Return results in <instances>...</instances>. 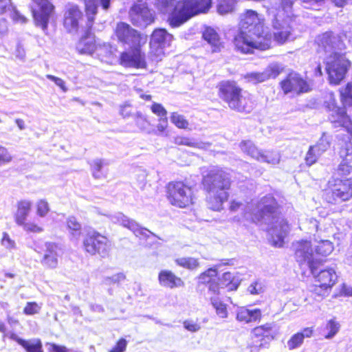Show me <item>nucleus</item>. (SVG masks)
Instances as JSON below:
<instances>
[{
	"mask_svg": "<svg viewBox=\"0 0 352 352\" xmlns=\"http://www.w3.org/2000/svg\"><path fill=\"white\" fill-rule=\"evenodd\" d=\"M272 35L264 28L263 19L253 10L241 16L240 32L235 36L234 44L243 54L253 53L255 49L265 50L271 47Z\"/></svg>",
	"mask_w": 352,
	"mask_h": 352,
	"instance_id": "nucleus-1",
	"label": "nucleus"
},
{
	"mask_svg": "<svg viewBox=\"0 0 352 352\" xmlns=\"http://www.w3.org/2000/svg\"><path fill=\"white\" fill-rule=\"evenodd\" d=\"M248 211L245 214H250L254 221L262 222L270 226L269 233L272 236L274 245L281 247L284 239L289 231V226L287 221L278 215L277 203L272 195L262 197L256 204L255 208L247 207Z\"/></svg>",
	"mask_w": 352,
	"mask_h": 352,
	"instance_id": "nucleus-2",
	"label": "nucleus"
},
{
	"mask_svg": "<svg viewBox=\"0 0 352 352\" xmlns=\"http://www.w3.org/2000/svg\"><path fill=\"white\" fill-rule=\"evenodd\" d=\"M212 0H157V9L170 15V24L177 27L192 16L206 12L211 6Z\"/></svg>",
	"mask_w": 352,
	"mask_h": 352,
	"instance_id": "nucleus-3",
	"label": "nucleus"
},
{
	"mask_svg": "<svg viewBox=\"0 0 352 352\" xmlns=\"http://www.w3.org/2000/svg\"><path fill=\"white\" fill-rule=\"evenodd\" d=\"M115 34L120 43L132 50L131 52L122 53L121 56L122 64L126 67L144 68L146 67L144 55L141 53L140 47L146 43V36L140 34L129 24L123 22L117 24Z\"/></svg>",
	"mask_w": 352,
	"mask_h": 352,
	"instance_id": "nucleus-4",
	"label": "nucleus"
},
{
	"mask_svg": "<svg viewBox=\"0 0 352 352\" xmlns=\"http://www.w3.org/2000/svg\"><path fill=\"white\" fill-rule=\"evenodd\" d=\"M202 183L208 192V208L214 211L221 210L229 197L228 190L231 186L229 174L221 169H212L204 176Z\"/></svg>",
	"mask_w": 352,
	"mask_h": 352,
	"instance_id": "nucleus-5",
	"label": "nucleus"
},
{
	"mask_svg": "<svg viewBox=\"0 0 352 352\" xmlns=\"http://www.w3.org/2000/svg\"><path fill=\"white\" fill-rule=\"evenodd\" d=\"M294 0H281L280 7L274 15L272 25L274 30V39L283 44L293 39L296 26V16L292 12Z\"/></svg>",
	"mask_w": 352,
	"mask_h": 352,
	"instance_id": "nucleus-6",
	"label": "nucleus"
},
{
	"mask_svg": "<svg viewBox=\"0 0 352 352\" xmlns=\"http://www.w3.org/2000/svg\"><path fill=\"white\" fill-rule=\"evenodd\" d=\"M219 97L228 107L239 112L250 113L253 109V102L246 93L234 81H223L219 85Z\"/></svg>",
	"mask_w": 352,
	"mask_h": 352,
	"instance_id": "nucleus-7",
	"label": "nucleus"
},
{
	"mask_svg": "<svg viewBox=\"0 0 352 352\" xmlns=\"http://www.w3.org/2000/svg\"><path fill=\"white\" fill-rule=\"evenodd\" d=\"M351 62L341 52H335L326 58V71L329 76L330 83L338 85L345 77Z\"/></svg>",
	"mask_w": 352,
	"mask_h": 352,
	"instance_id": "nucleus-8",
	"label": "nucleus"
},
{
	"mask_svg": "<svg viewBox=\"0 0 352 352\" xmlns=\"http://www.w3.org/2000/svg\"><path fill=\"white\" fill-rule=\"evenodd\" d=\"M167 197L172 205L179 208H186L193 203L191 188L182 182L168 184Z\"/></svg>",
	"mask_w": 352,
	"mask_h": 352,
	"instance_id": "nucleus-9",
	"label": "nucleus"
},
{
	"mask_svg": "<svg viewBox=\"0 0 352 352\" xmlns=\"http://www.w3.org/2000/svg\"><path fill=\"white\" fill-rule=\"evenodd\" d=\"M272 323H266L254 328L250 333L248 348L250 352H259L261 349L267 348L274 339Z\"/></svg>",
	"mask_w": 352,
	"mask_h": 352,
	"instance_id": "nucleus-10",
	"label": "nucleus"
},
{
	"mask_svg": "<svg viewBox=\"0 0 352 352\" xmlns=\"http://www.w3.org/2000/svg\"><path fill=\"white\" fill-rule=\"evenodd\" d=\"M292 248L296 261L300 265L308 266L312 274H315L318 259L314 253L311 242L307 240L297 241L293 243Z\"/></svg>",
	"mask_w": 352,
	"mask_h": 352,
	"instance_id": "nucleus-11",
	"label": "nucleus"
},
{
	"mask_svg": "<svg viewBox=\"0 0 352 352\" xmlns=\"http://www.w3.org/2000/svg\"><path fill=\"white\" fill-rule=\"evenodd\" d=\"M83 248L91 255L98 254L102 256H105L109 250V245L105 236L92 230L89 231L84 238Z\"/></svg>",
	"mask_w": 352,
	"mask_h": 352,
	"instance_id": "nucleus-12",
	"label": "nucleus"
},
{
	"mask_svg": "<svg viewBox=\"0 0 352 352\" xmlns=\"http://www.w3.org/2000/svg\"><path fill=\"white\" fill-rule=\"evenodd\" d=\"M344 142V145L339 151L340 156L343 160L336 170L333 178L352 179V139L348 136Z\"/></svg>",
	"mask_w": 352,
	"mask_h": 352,
	"instance_id": "nucleus-13",
	"label": "nucleus"
},
{
	"mask_svg": "<svg viewBox=\"0 0 352 352\" xmlns=\"http://www.w3.org/2000/svg\"><path fill=\"white\" fill-rule=\"evenodd\" d=\"M327 107L329 111V118L335 124V126H342L346 130L348 135L344 139L348 136L352 139V123L344 109L336 105V100L332 96H331L329 101L327 102Z\"/></svg>",
	"mask_w": 352,
	"mask_h": 352,
	"instance_id": "nucleus-14",
	"label": "nucleus"
},
{
	"mask_svg": "<svg viewBox=\"0 0 352 352\" xmlns=\"http://www.w3.org/2000/svg\"><path fill=\"white\" fill-rule=\"evenodd\" d=\"M281 88L285 94L294 92L296 94L309 92L312 89V83L304 80L298 74L292 73L281 81Z\"/></svg>",
	"mask_w": 352,
	"mask_h": 352,
	"instance_id": "nucleus-15",
	"label": "nucleus"
},
{
	"mask_svg": "<svg viewBox=\"0 0 352 352\" xmlns=\"http://www.w3.org/2000/svg\"><path fill=\"white\" fill-rule=\"evenodd\" d=\"M318 45V50L329 52L333 55L335 52H340L345 49V45L340 37L332 32H327L319 35L316 38Z\"/></svg>",
	"mask_w": 352,
	"mask_h": 352,
	"instance_id": "nucleus-16",
	"label": "nucleus"
},
{
	"mask_svg": "<svg viewBox=\"0 0 352 352\" xmlns=\"http://www.w3.org/2000/svg\"><path fill=\"white\" fill-rule=\"evenodd\" d=\"M172 40V34L167 32L165 29L155 30L150 41L151 52L156 56L157 58L161 59V56L164 54L163 49L170 46Z\"/></svg>",
	"mask_w": 352,
	"mask_h": 352,
	"instance_id": "nucleus-17",
	"label": "nucleus"
},
{
	"mask_svg": "<svg viewBox=\"0 0 352 352\" xmlns=\"http://www.w3.org/2000/svg\"><path fill=\"white\" fill-rule=\"evenodd\" d=\"M329 184L334 201H347L352 197V179L333 178Z\"/></svg>",
	"mask_w": 352,
	"mask_h": 352,
	"instance_id": "nucleus-18",
	"label": "nucleus"
},
{
	"mask_svg": "<svg viewBox=\"0 0 352 352\" xmlns=\"http://www.w3.org/2000/svg\"><path fill=\"white\" fill-rule=\"evenodd\" d=\"M111 221L116 223H120L122 226L131 230L136 236L140 239H147L150 234H155L146 228H142L135 221L129 219L121 212L109 216Z\"/></svg>",
	"mask_w": 352,
	"mask_h": 352,
	"instance_id": "nucleus-19",
	"label": "nucleus"
},
{
	"mask_svg": "<svg viewBox=\"0 0 352 352\" xmlns=\"http://www.w3.org/2000/svg\"><path fill=\"white\" fill-rule=\"evenodd\" d=\"M133 24L140 27H146L154 21L153 12L144 4H136L130 11Z\"/></svg>",
	"mask_w": 352,
	"mask_h": 352,
	"instance_id": "nucleus-20",
	"label": "nucleus"
},
{
	"mask_svg": "<svg viewBox=\"0 0 352 352\" xmlns=\"http://www.w3.org/2000/svg\"><path fill=\"white\" fill-rule=\"evenodd\" d=\"M283 71V67L278 63L270 65L262 72L248 73L244 78L253 84H257L265 82L270 78H275Z\"/></svg>",
	"mask_w": 352,
	"mask_h": 352,
	"instance_id": "nucleus-21",
	"label": "nucleus"
},
{
	"mask_svg": "<svg viewBox=\"0 0 352 352\" xmlns=\"http://www.w3.org/2000/svg\"><path fill=\"white\" fill-rule=\"evenodd\" d=\"M32 1L38 8V10L34 11L35 20L45 30L47 27L49 18L54 10V6L48 0Z\"/></svg>",
	"mask_w": 352,
	"mask_h": 352,
	"instance_id": "nucleus-22",
	"label": "nucleus"
},
{
	"mask_svg": "<svg viewBox=\"0 0 352 352\" xmlns=\"http://www.w3.org/2000/svg\"><path fill=\"white\" fill-rule=\"evenodd\" d=\"M59 249L58 245L54 243H46L45 244V252L41 259V265L48 269H55L58 264Z\"/></svg>",
	"mask_w": 352,
	"mask_h": 352,
	"instance_id": "nucleus-23",
	"label": "nucleus"
},
{
	"mask_svg": "<svg viewBox=\"0 0 352 352\" xmlns=\"http://www.w3.org/2000/svg\"><path fill=\"white\" fill-rule=\"evenodd\" d=\"M319 265L320 262L318 261L316 264V273L313 275L316 278L318 283L322 285V287L330 289L335 284L337 279L335 270L333 268H328L320 270V272H318Z\"/></svg>",
	"mask_w": 352,
	"mask_h": 352,
	"instance_id": "nucleus-24",
	"label": "nucleus"
},
{
	"mask_svg": "<svg viewBox=\"0 0 352 352\" xmlns=\"http://www.w3.org/2000/svg\"><path fill=\"white\" fill-rule=\"evenodd\" d=\"M158 280L162 286L173 289L184 286V281L171 271L162 270L159 273Z\"/></svg>",
	"mask_w": 352,
	"mask_h": 352,
	"instance_id": "nucleus-25",
	"label": "nucleus"
},
{
	"mask_svg": "<svg viewBox=\"0 0 352 352\" xmlns=\"http://www.w3.org/2000/svg\"><path fill=\"white\" fill-rule=\"evenodd\" d=\"M82 18V12L78 7L71 5L67 10V15L65 19V26L69 32H75L78 30L79 20Z\"/></svg>",
	"mask_w": 352,
	"mask_h": 352,
	"instance_id": "nucleus-26",
	"label": "nucleus"
},
{
	"mask_svg": "<svg viewBox=\"0 0 352 352\" xmlns=\"http://www.w3.org/2000/svg\"><path fill=\"white\" fill-rule=\"evenodd\" d=\"M261 316V311L259 309H248L240 307L236 311V320L245 323L260 320Z\"/></svg>",
	"mask_w": 352,
	"mask_h": 352,
	"instance_id": "nucleus-27",
	"label": "nucleus"
},
{
	"mask_svg": "<svg viewBox=\"0 0 352 352\" xmlns=\"http://www.w3.org/2000/svg\"><path fill=\"white\" fill-rule=\"evenodd\" d=\"M32 205V202L28 200H22L18 203L17 210L14 214L15 222L18 226L24 224L31 210Z\"/></svg>",
	"mask_w": 352,
	"mask_h": 352,
	"instance_id": "nucleus-28",
	"label": "nucleus"
},
{
	"mask_svg": "<svg viewBox=\"0 0 352 352\" xmlns=\"http://www.w3.org/2000/svg\"><path fill=\"white\" fill-rule=\"evenodd\" d=\"M313 333L311 328H305L301 332H298L293 335L287 341V344L289 350H293L300 347L305 338H310Z\"/></svg>",
	"mask_w": 352,
	"mask_h": 352,
	"instance_id": "nucleus-29",
	"label": "nucleus"
},
{
	"mask_svg": "<svg viewBox=\"0 0 352 352\" xmlns=\"http://www.w3.org/2000/svg\"><path fill=\"white\" fill-rule=\"evenodd\" d=\"M86 34L78 43L76 50L82 54H91L96 49L95 42L90 32L87 31Z\"/></svg>",
	"mask_w": 352,
	"mask_h": 352,
	"instance_id": "nucleus-30",
	"label": "nucleus"
},
{
	"mask_svg": "<svg viewBox=\"0 0 352 352\" xmlns=\"http://www.w3.org/2000/svg\"><path fill=\"white\" fill-rule=\"evenodd\" d=\"M66 227L68 230L70 239L78 241L80 239L82 230L81 223L74 217H69L66 220Z\"/></svg>",
	"mask_w": 352,
	"mask_h": 352,
	"instance_id": "nucleus-31",
	"label": "nucleus"
},
{
	"mask_svg": "<svg viewBox=\"0 0 352 352\" xmlns=\"http://www.w3.org/2000/svg\"><path fill=\"white\" fill-rule=\"evenodd\" d=\"M203 37L211 45L212 52H217L220 50L221 43L219 36L213 28H206L203 33Z\"/></svg>",
	"mask_w": 352,
	"mask_h": 352,
	"instance_id": "nucleus-32",
	"label": "nucleus"
},
{
	"mask_svg": "<svg viewBox=\"0 0 352 352\" xmlns=\"http://www.w3.org/2000/svg\"><path fill=\"white\" fill-rule=\"evenodd\" d=\"M175 143L177 145H186V146L197 148L203 149V150H207L211 146V144L209 142H193L192 140H190L188 138L180 137V136L176 137L175 138Z\"/></svg>",
	"mask_w": 352,
	"mask_h": 352,
	"instance_id": "nucleus-33",
	"label": "nucleus"
},
{
	"mask_svg": "<svg viewBox=\"0 0 352 352\" xmlns=\"http://www.w3.org/2000/svg\"><path fill=\"white\" fill-rule=\"evenodd\" d=\"M99 0H85V10L88 22L87 27L90 29L93 25L94 15L96 14L98 6Z\"/></svg>",
	"mask_w": 352,
	"mask_h": 352,
	"instance_id": "nucleus-34",
	"label": "nucleus"
},
{
	"mask_svg": "<svg viewBox=\"0 0 352 352\" xmlns=\"http://www.w3.org/2000/svg\"><path fill=\"white\" fill-rule=\"evenodd\" d=\"M210 303L216 311L217 315L221 318L228 317V310L226 305L223 303L217 296H210Z\"/></svg>",
	"mask_w": 352,
	"mask_h": 352,
	"instance_id": "nucleus-35",
	"label": "nucleus"
},
{
	"mask_svg": "<svg viewBox=\"0 0 352 352\" xmlns=\"http://www.w3.org/2000/svg\"><path fill=\"white\" fill-rule=\"evenodd\" d=\"M258 157L257 161L273 165L278 164L280 159V154L276 151H261Z\"/></svg>",
	"mask_w": 352,
	"mask_h": 352,
	"instance_id": "nucleus-36",
	"label": "nucleus"
},
{
	"mask_svg": "<svg viewBox=\"0 0 352 352\" xmlns=\"http://www.w3.org/2000/svg\"><path fill=\"white\" fill-rule=\"evenodd\" d=\"M21 346L27 352H43L42 343L39 339H31L28 340H20Z\"/></svg>",
	"mask_w": 352,
	"mask_h": 352,
	"instance_id": "nucleus-37",
	"label": "nucleus"
},
{
	"mask_svg": "<svg viewBox=\"0 0 352 352\" xmlns=\"http://www.w3.org/2000/svg\"><path fill=\"white\" fill-rule=\"evenodd\" d=\"M241 151L250 155L251 157L256 160L259 157L260 151L254 146L252 142L250 140L243 141L240 143Z\"/></svg>",
	"mask_w": 352,
	"mask_h": 352,
	"instance_id": "nucleus-38",
	"label": "nucleus"
},
{
	"mask_svg": "<svg viewBox=\"0 0 352 352\" xmlns=\"http://www.w3.org/2000/svg\"><path fill=\"white\" fill-rule=\"evenodd\" d=\"M238 0H221L218 6L217 12L221 15L232 12Z\"/></svg>",
	"mask_w": 352,
	"mask_h": 352,
	"instance_id": "nucleus-39",
	"label": "nucleus"
},
{
	"mask_svg": "<svg viewBox=\"0 0 352 352\" xmlns=\"http://www.w3.org/2000/svg\"><path fill=\"white\" fill-rule=\"evenodd\" d=\"M220 285L221 288L227 287L228 290H234L239 286L237 281H235L234 278L232 273L225 272L220 279Z\"/></svg>",
	"mask_w": 352,
	"mask_h": 352,
	"instance_id": "nucleus-40",
	"label": "nucleus"
},
{
	"mask_svg": "<svg viewBox=\"0 0 352 352\" xmlns=\"http://www.w3.org/2000/svg\"><path fill=\"white\" fill-rule=\"evenodd\" d=\"M217 276V271L216 268H209L204 272L201 273L198 277V281L200 284H210L214 281V278Z\"/></svg>",
	"mask_w": 352,
	"mask_h": 352,
	"instance_id": "nucleus-41",
	"label": "nucleus"
},
{
	"mask_svg": "<svg viewBox=\"0 0 352 352\" xmlns=\"http://www.w3.org/2000/svg\"><path fill=\"white\" fill-rule=\"evenodd\" d=\"M333 250V245L329 240H324L319 242L316 248V256L317 254L327 256Z\"/></svg>",
	"mask_w": 352,
	"mask_h": 352,
	"instance_id": "nucleus-42",
	"label": "nucleus"
},
{
	"mask_svg": "<svg viewBox=\"0 0 352 352\" xmlns=\"http://www.w3.org/2000/svg\"><path fill=\"white\" fill-rule=\"evenodd\" d=\"M177 264L188 270H195L199 266L197 259L192 257L179 258L175 260Z\"/></svg>",
	"mask_w": 352,
	"mask_h": 352,
	"instance_id": "nucleus-43",
	"label": "nucleus"
},
{
	"mask_svg": "<svg viewBox=\"0 0 352 352\" xmlns=\"http://www.w3.org/2000/svg\"><path fill=\"white\" fill-rule=\"evenodd\" d=\"M340 96L344 105L352 106V81L340 90Z\"/></svg>",
	"mask_w": 352,
	"mask_h": 352,
	"instance_id": "nucleus-44",
	"label": "nucleus"
},
{
	"mask_svg": "<svg viewBox=\"0 0 352 352\" xmlns=\"http://www.w3.org/2000/svg\"><path fill=\"white\" fill-rule=\"evenodd\" d=\"M340 324L334 319L329 320L326 325L325 329L328 331L324 336L325 338L331 339L336 336L340 329Z\"/></svg>",
	"mask_w": 352,
	"mask_h": 352,
	"instance_id": "nucleus-45",
	"label": "nucleus"
},
{
	"mask_svg": "<svg viewBox=\"0 0 352 352\" xmlns=\"http://www.w3.org/2000/svg\"><path fill=\"white\" fill-rule=\"evenodd\" d=\"M171 122L178 128L187 129L188 126V122L184 117L177 113H173L170 116Z\"/></svg>",
	"mask_w": 352,
	"mask_h": 352,
	"instance_id": "nucleus-46",
	"label": "nucleus"
},
{
	"mask_svg": "<svg viewBox=\"0 0 352 352\" xmlns=\"http://www.w3.org/2000/svg\"><path fill=\"white\" fill-rule=\"evenodd\" d=\"M314 148L318 153L322 155L330 146V143L328 138L322 135V137L319 140L316 144L314 146H311Z\"/></svg>",
	"mask_w": 352,
	"mask_h": 352,
	"instance_id": "nucleus-47",
	"label": "nucleus"
},
{
	"mask_svg": "<svg viewBox=\"0 0 352 352\" xmlns=\"http://www.w3.org/2000/svg\"><path fill=\"white\" fill-rule=\"evenodd\" d=\"M321 155L314 148L310 146L305 159L306 164L309 166L313 165Z\"/></svg>",
	"mask_w": 352,
	"mask_h": 352,
	"instance_id": "nucleus-48",
	"label": "nucleus"
},
{
	"mask_svg": "<svg viewBox=\"0 0 352 352\" xmlns=\"http://www.w3.org/2000/svg\"><path fill=\"white\" fill-rule=\"evenodd\" d=\"M36 208L37 214L41 217H45L50 211L49 204L44 199H41L37 202Z\"/></svg>",
	"mask_w": 352,
	"mask_h": 352,
	"instance_id": "nucleus-49",
	"label": "nucleus"
},
{
	"mask_svg": "<svg viewBox=\"0 0 352 352\" xmlns=\"http://www.w3.org/2000/svg\"><path fill=\"white\" fill-rule=\"evenodd\" d=\"M125 279V275L122 273H118L111 276L105 277L103 280V283L106 285L111 284L118 283Z\"/></svg>",
	"mask_w": 352,
	"mask_h": 352,
	"instance_id": "nucleus-50",
	"label": "nucleus"
},
{
	"mask_svg": "<svg viewBox=\"0 0 352 352\" xmlns=\"http://www.w3.org/2000/svg\"><path fill=\"white\" fill-rule=\"evenodd\" d=\"M41 308V307L36 302H28L23 309V312L26 315H34L38 314L40 311Z\"/></svg>",
	"mask_w": 352,
	"mask_h": 352,
	"instance_id": "nucleus-51",
	"label": "nucleus"
},
{
	"mask_svg": "<svg viewBox=\"0 0 352 352\" xmlns=\"http://www.w3.org/2000/svg\"><path fill=\"white\" fill-rule=\"evenodd\" d=\"M135 120L136 125L142 131L146 130L149 126L148 122L141 113H136Z\"/></svg>",
	"mask_w": 352,
	"mask_h": 352,
	"instance_id": "nucleus-52",
	"label": "nucleus"
},
{
	"mask_svg": "<svg viewBox=\"0 0 352 352\" xmlns=\"http://www.w3.org/2000/svg\"><path fill=\"white\" fill-rule=\"evenodd\" d=\"M302 226L307 228L309 233H312L313 232L318 230V222L314 218H309L302 223Z\"/></svg>",
	"mask_w": 352,
	"mask_h": 352,
	"instance_id": "nucleus-53",
	"label": "nucleus"
},
{
	"mask_svg": "<svg viewBox=\"0 0 352 352\" xmlns=\"http://www.w3.org/2000/svg\"><path fill=\"white\" fill-rule=\"evenodd\" d=\"M19 226H22L23 230L26 232L38 233L43 231V228L41 227L33 222L24 221V224L19 225Z\"/></svg>",
	"mask_w": 352,
	"mask_h": 352,
	"instance_id": "nucleus-54",
	"label": "nucleus"
},
{
	"mask_svg": "<svg viewBox=\"0 0 352 352\" xmlns=\"http://www.w3.org/2000/svg\"><path fill=\"white\" fill-rule=\"evenodd\" d=\"M104 165H105L104 161L101 159H97L93 162L91 166L94 177L99 178L100 177V172Z\"/></svg>",
	"mask_w": 352,
	"mask_h": 352,
	"instance_id": "nucleus-55",
	"label": "nucleus"
},
{
	"mask_svg": "<svg viewBox=\"0 0 352 352\" xmlns=\"http://www.w3.org/2000/svg\"><path fill=\"white\" fill-rule=\"evenodd\" d=\"M151 110L153 113L158 116L160 118L166 117L167 111L160 104L154 103L151 106Z\"/></svg>",
	"mask_w": 352,
	"mask_h": 352,
	"instance_id": "nucleus-56",
	"label": "nucleus"
},
{
	"mask_svg": "<svg viewBox=\"0 0 352 352\" xmlns=\"http://www.w3.org/2000/svg\"><path fill=\"white\" fill-rule=\"evenodd\" d=\"M46 78L53 81L58 87H59L62 89L63 92L67 91V88L65 86V82L63 79L51 74H47L46 76Z\"/></svg>",
	"mask_w": 352,
	"mask_h": 352,
	"instance_id": "nucleus-57",
	"label": "nucleus"
},
{
	"mask_svg": "<svg viewBox=\"0 0 352 352\" xmlns=\"http://www.w3.org/2000/svg\"><path fill=\"white\" fill-rule=\"evenodd\" d=\"M12 160V156L8 151V150L1 146H0V164L4 163H8Z\"/></svg>",
	"mask_w": 352,
	"mask_h": 352,
	"instance_id": "nucleus-58",
	"label": "nucleus"
},
{
	"mask_svg": "<svg viewBox=\"0 0 352 352\" xmlns=\"http://www.w3.org/2000/svg\"><path fill=\"white\" fill-rule=\"evenodd\" d=\"M248 292L251 294H259L263 292L262 284L259 282H254L248 287Z\"/></svg>",
	"mask_w": 352,
	"mask_h": 352,
	"instance_id": "nucleus-59",
	"label": "nucleus"
},
{
	"mask_svg": "<svg viewBox=\"0 0 352 352\" xmlns=\"http://www.w3.org/2000/svg\"><path fill=\"white\" fill-rule=\"evenodd\" d=\"M221 285L217 283L215 280L210 284H209L208 286V294L210 295V296H218L219 295V289H220Z\"/></svg>",
	"mask_w": 352,
	"mask_h": 352,
	"instance_id": "nucleus-60",
	"label": "nucleus"
},
{
	"mask_svg": "<svg viewBox=\"0 0 352 352\" xmlns=\"http://www.w3.org/2000/svg\"><path fill=\"white\" fill-rule=\"evenodd\" d=\"M126 340L122 338L109 352H124L126 350Z\"/></svg>",
	"mask_w": 352,
	"mask_h": 352,
	"instance_id": "nucleus-61",
	"label": "nucleus"
},
{
	"mask_svg": "<svg viewBox=\"0 0 352 352\" xmlns=\"http://www.w3.org/2000/svg\"><path fill=\"white\" fill-rule=\"evenodd\" d=\"M1 245L8 249H11L14 247V241L10 238L7 233L4 232L1 239Z\"/></svg>",
	"mask_w": 352,
	"mask_h": 352,
	"instance_id": "nucleus-62",
	"label": "nucleus"
},
{
	"mask_svg": "<svg viewBox=\"0 0 352 352\" xmlns=\"http://www.w3.org/2000/svg\"><path fill=\"white\" fill-rule=\"evenodd\" d=\"M329 288L322 287L321 284L316 285L314 292V293L321 297L325 296L328 294Z\"/></svg>",
	"mask_w": 352,
	"mask_h": 352,
	"instance_id": "nucleus-63",
	"label": "nucleus"
},
{
	"mask_svg": "<svg viewBox=\"0 0 352 352\" xmlns=\"http://www.w3.org/2000/svg\"><path fill=\"white\" fill-rule=\"evenodd\" d=\"M244 207L243 203L234 199L230 202V210L232 212H236L240 209L243 210Z\"/></svg>",
	"mask_w": 352,
	"mask_h": 352,
	"instance_id": "nucleus-64",
	"label": "nucleus"
}]
</instances>
